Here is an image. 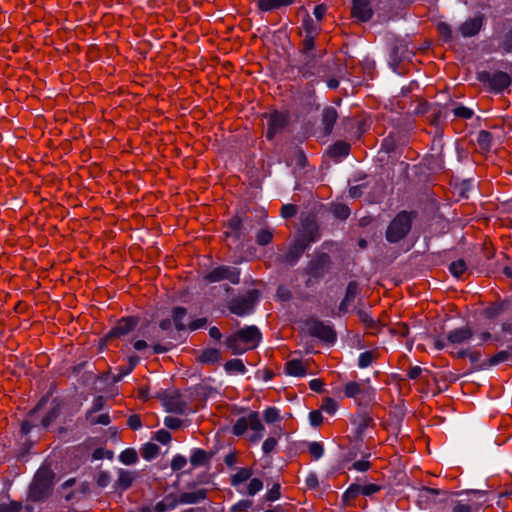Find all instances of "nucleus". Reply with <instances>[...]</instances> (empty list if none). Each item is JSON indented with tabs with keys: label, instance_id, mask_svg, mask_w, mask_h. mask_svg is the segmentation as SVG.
<instances>
[{
	"label": "nucleus",
	"instance_id": "1",
	"mask_svg": "<svg viewBox=\"0 0 512 512\" xmlns=\"http://www.w3.org/2000/svg\"><path fill=\"white\" fill-rule=\"evenodd\" d=\"M262 339L260 330L254 326H246L229 335L225 340L226 347L234 355L243 354L258 346Z\"/></svg>",
	"mask_w": 512,
	"mask_h": 512
},
{
	"label": "nucleus",
	"instance_id": "2",
	"mask_svg": "<svg viewBox=\"0 0 512 512\" xmlns=\"http://www.w3.org/2000/svg\"><path fill=\"white\" fill-rule=\"evenodd\" d=\"M332 265L333 262L328 253L315 252L302 270V276L305 277V287L311 288L319 284L320 281L331 271Z\"/></svg>",
	"mask_w": 512,
	"mask_h": 512
},
{
	"label": "nucleus",
	"instance_id": "3",
	"mask_svg": "<svg viewBox=\"0 0 512 512\" xmlns=\"http://www.w3.org/2000/svg\"><path fill=\"white\" fill-rule=\"evenodd\" d=\"M54 477L55 473L50 468H40L29 486V499L33 502L46 500L52 493Z\"/></svg>",
	"mask_w": 512,
	"mask_h": 512
},
{
	"label": "nucleus",
	"instance_id": "4",
	"mask_svg": "<svg viewBox=\"0 0 512 512\" xmlns=\"http://www.w3.org/2000/svg\"><path fill=\"white\" fill-rule=\"evenodd\" d=\"M416 211H400L389 223L385 237L389 243H398L404 239L412 228L413 221L417 218Z\"/></svg>",
	"mask_w": 512,
	"mask_h": 512
},
{
	"label": "nucleus",
	"instance_id": "5",
	"mask_svg": "<svg viewBox=\"0 0 512 512\" xmlns=\"http://www.w3.org/2000/svg\"><path fill=\"white\" fill-rule=\"evenodd\" d=\"M248 428L253 431L249 439L252 443H256L262 439V431L265 428L257 411H251L247 417L238 418L233 425L232 432L236 436H243Z\"/></svg>",
	"mask_w": 512,
	"mask_h": 512
},
{
	"label": "nucleus",
	"instance_id": "6",
	"mask_svg": "<svg viewBox=\"0 0 512 512\" xmlns=\"http://www.w3.org/2000/svg\"><path fill=\"white\" fill-rule=\"evenodd\" d=\"M317 66V55L315 52V42L301 41L299 46L298 72L305 78L315 75Z\"/></svg>",
	"mask_w": 512,
	"mask_h": 512
},
{
	"label": "nucleus",
	"instance_id": "7",
	"mask_svg": "<svg viewBox=\"0 0 512 512\" xmlns=\"http://www.w3.org/2000/svg\"><path fill=\"white\" fill-rule=\"evenodd\" d=\"M259 295L260 293L257 289L249 290L245 295L230 300L228 302V309L237 316L250 314L254 310Z\"/></svg>",
	"mask_w": 512,
	"mask_h": 512
},
{
	"label": "nucleus",
	"instance_id": "8",
	"mask_svg": "<svg viewBox=\"0 0 512 512\" xmlns=\"http://www.w3.org/2000/svg\"><path fill=\"white\" fill-rule=\"evenodd\" d=\"M477 79L481 83L487 84L492 91L497 93L502 92L512 82L510 75L503 71H497L495 73L480 71L477 73Z\"/></svg>",
	"mask_w": 512,
	"mask_h": 512
},
{
	"label": "nucleus",
	"instance_id": "9",
	"mask_svg": "<svg viewBox=\"0 0 512 512\" xmlns=\"http://www.w3.org/2000/svg\"><path fill=\"white\" fill-rule=\"evenodd\" d=\"M306 327L309 335L312 337L331 344L336 341V331L332 326L326 325L323 321L318 319H309L306 321Z\"/></svg>",
	"mask_w": 512,
	"mask_h": 512
},
{
	"label": "nucleus",
	"instance_id": "10",
	"mask_svg": "<svg viewBox=\"0 0 512 512\" xmlns=\"http://www.w3.org/2000/svg\"><path fill=\"white\" fill-rule=\"evenodd\" d=\"M204 280L209 283L228 280L236 285L240 282V270L233 266L221 265L207 273L204 276Z\"/></svg>",
	"mask_w": 512,
	"mask_h": 512
},
{
	"label": "nucleus",
	"instance_id": "11",
	"mask_svg": "<svg viewBox=\"0 0 512 512\" xmlns=\"http://www.w3.org/2000/svg\"><path fill=\"white\" fill-rule=\"evenodd\" d=\"M321 237L320 227L314 215H308L301 221V231L296 237L306 245L310 246L311 243L318 241Z\"/></svg>",
	"mask_w": 512,
	"mask_h": 512
},
{
	"label": "nucleus",
	"instance_id": "12",
	"mask_svg": "<svg viewBox=\"0 0 512 512\" xmlns=\"http://www.w3.org/2000/svg\"><path fill=\"white\" fill-rule=\"evenodd\" d=\"M139 319L134 316L123 317L116 325L105 335L104 341L106 343L112 341L115 338H120L129 334L138 325Z\"/></svg>",
	"mask_w": 512,
	"mask_h": 512
},
{
	"label": "nucleus",
	"instance_id": "13",
	"mask_svg": "<svg viewBox=\"0 0 512 512\" xmlns=\"http://www.w3.org/2000/svg\"><path fill=\"white\" fill-rule=\"evenodd\" d=\"M228 230L225 232L226 237H232L235 241H243L249 234V229L245 222L239 216H233L227 222Z\"/></svg>",
	"mask_w": 512,
	"mask_h": 512
},
{
	"label": "nucleus",
	"instance_id": "14",
	"mask_svg": "<svg viewBox=\"0 0 512 512\" xmlns=\"http://www.w3.org/2000/svg\"><path fill=\"white\" fill-rule=\"evenodd\" d=\"M288 118L281 112L274 111L268 117V127L266 138L272 140L276 134L280 133L287 125Z\"/></svg>",
	"mask_w": 512,
	"mask_h": 512
},
{
	"label": "nucleus",
	"instance_id": "15",
	"mask_svg": "<svg viewBox=\"0 0 512 512\" xmlns=\"http://www.w3.org/2000/svg\"><path fill=\"white\" fill-rule=\"evenodd\" d=\"M484 20V14L478 13L473 18H468L465 22H463L459 26L458 30L465 38L474 37L481 31Z\"/></svg>",
	"mask_w": 512,
	"mask_h": 512
},
{
	"label": "nucleus",
	"instance_id": "16",
	"mask_svg": "<svg viewBox=\"0 0 512 512\" xmlns=\"http://www.w3.org/2000/svg\"><path fill=\"white\" fill-rule=\"evenodd\" d=\"M162 401L168 412L182 415L188 410V404L182 399L179 393L166 394L162 398Z\"/></svg>",
	"mask_w": 512,
	"mask_h": 512
},
{
	"label": "nucleus",
	"instance_id": "17",
	"mask_svg": "<svg viewBox=\"0 0 512 512\" xmlns=\"http://www.w3.org/2000/svg\"><path fill=\"white\" fill-rule=\"evenodd\" d=\"M308 247L309 246L306 245V243L295 238L287 253L283 257L284 262L291 266L295 265Z\"/></svg>",
	"mask_w": 512,
	"mask_h": 512
},
{
	"label": "nucleus",
	"instance_id": "18",
	"mask_svg": "<svg viewBox=\"0 0 512 512\" xmlns=\"http://www.w3.org/2000/svg\"><path fill=\"white\" fill-rule=\"evenodd\" d=\"M352 15L362 22L369 21L373 16V10L370 1L353 0Z\"/></svg>",
	"mask_w": 512,
	"mask_h": 512
},
{
	"label": "nucleus",
	"instance_id": "19",
	"mask_svg": "<svg viewBox=\"0 0 512 512\" xmlns=\"http://www.w3.org/2000/svg\"><path fill=\"white\" fill-rule=\"evenodd\" d=\"M301 29L305 32V37L302 41L309 40L310 42H315V38L321 31L320 25H318L307 12L302 19Z\"/></svg>",
	"mask_w": 512,
	"mask_h": 512
},
{
	"label": "nucleus",
	"instance_id": "20",
	"mask_svg": "<svg viewBox=\"0 0 512 512\" xmlns=\"http://www.w3.org/2000/svg\"><path fill=\"white\" fill-rule=\"evenodd\" d=\"M473 337V331L470 327L464 326L450 331L447 340L452 344H461Z\"/></svg>",
	"mask_w": 512,
	"mask_h": 512
},
{
	"label": "nucleus",
	"instance_id": "21",
	"mask_svg": "<svg viewBox=\"0 0 512 512\" xmlns=\"http://www.w3.org/2000/svg\"><path fill=\"white\" fill-rule=\"evenodd\" d=\"M350 150L351 146L348 142L338 140L328 148L327 154L330 158L340 160L341 158L348 156Z\"/></svg>",
	"mask_w": 512,
	"mask_h": 512
},
{
	"label": "nucleus",
	"instance_id": "22",
	"mask_svg": "<svg viewBox=\"0 0 512 512\" xmlns=\"http://www.w3.org/2000/svg\"><path fill=\"white\" fill-rule=\"evenodd\" d=\"M338 119L337 110L332 106H327L322 111V125L324 126V133L329 135Z\"/></svg>",
	"mask_w": 512,
	"mask_h": 512
},
{
	"label": "nucleus",
	"instance_id": "23",
	"mask_svg": "<svg viewBox=\"0 0 512 512\" xmlns=\"http://www.w3.org/2000/svg\"><path fill=\"white\" fill-rule=\"evenodd\" d=\"M510 357H512V345L508 346L507 350H502L490 357L487 361L479 364L475 367L476 370H482L490 366L497 365L499 363L507 361Z\"/></svg>",
	"mask_w": 512,
	"mask_h": 512
},
{
	"label": "nucleus",
	"instance_id": "24",
	"mask_svg": "<svg viewBox=\"0 0 512 512\" xmlns=\"http://www.w3.org/2000/svg\"><path fill=\"white\" fill-rule=\"evenodd\" d=\"M295 0H257V7L260 11L269 12L294 3Z\"/></svg>",
	"mask_w": 512,
	"mask_h": 512
},
{
	"label": "nucleus",
	"instance_id": "25",
	"mask_svg": "<svg viewBox=\"0 0 512 512\" xmlns=\"http://www.w3.org/2000/svg\"><path fill=\"white\" fill-rule=\"evenodd\" d=\"M207 498V489H198L194 492H183L180 494L181 504H195Z\"/></svg>",
	"mask_w": 512,
	"mask_h": 512
},
{
	"label": "nucleus",
	"instance_id": "26",
	"mask_svg": "<svg viewBox=\"0 0 512 512\" xmlns=\"http://www.w3.org/2000/svg\"><path fill=\"white\" fill-rule=\"evenodd\" d=\"M221 359V352L216 348H206L197 356V361L202 364H215Z\"/></svg>",
	"mask_w": 512,
	"mask_h": 512
},
{
	"label": "nucleus",
	"instance_id": "27",
	"mask_svg": "<svg viewBox=\"0 0 512 512\" xmlns=\"http://www.w3.org/2000/svg\"><path fill=\"white\" fill-rule=\"evenodd\" d=\"M285 372L290 376L303 377L307 374V369L300 359H292L286 362Z\"/></svg>",
	"mask_w": 512,
	"mask_h": 512
},
{
	"label": "nucleus",
	"instance_id": "28",
	"mask_svg": "<svg viewBox=\"0 0 512 512\" xmlns=\"http://www.w3.org/2000/svg\"><path fill=\"white\" fill-rule=\"evenodd\" d=\"M213 453H209L203 449L197 448L190 456V463L193 467L203 466L210 462Z\"/></svg>",
	"mask_w": 512,
	"mask_h": 512
},
{
	"label": "nucleus",
	"instance_id": "29",
	"mask_svg": "<svg viewBox=\"0 0 512 512\" xmlns=\"http://www.w3.org/2000/svg\"><path fill=\"white\" fill-rule=\"evenodd\" d=\"M135 479V473L127 470H120L116 485L121 490H127L131 487Z\"/></svg>",
	"mask_w": 512,
	"mask_h": 512
},
{
	"label": "nucleus",
	"instance_id": "30",
	"mask_svg": "<svg viewBox=\"0 0 512 512\" xmlns=\"http://www.w3.org/2000/svg\"><path fill=\"white\" fill-rule=\"evenodd\" d=\"M493 136L489 131L481 130L477 135V144L481 151L489 152L492 147Z\"/></svg>",
	"mask_w": 512,
	"mask_h": 512
},
{
	"label": "nucleus",
	"instance_id": "31",
	"mask_svg": "<svg viewBox=\"0 0 512 512\" xmlns=\"http://www.w3.org/2000/svg\"><path fill=\"white\" fill-rule=\"evenodd\" d=\"M186 314L187 310L184 307L178 306L173 309V323L178 331H182L186 328V325L184 324Z\"/></svg>",
	"mask_w": 512,
	"mask_h": 512
},
{
	"label": "nucleus",
	"instance_id": "32",
	"mask_svg": "<svg viewBox=\"0 0 512 512\" xmlns=\"http://www.w3.org/2000/svg\"><path fill=\"white\" fill-rule=\"evenodd\" d=\"M139 362V357L138 356H131L129 357V360H128V365H126V367H120L118 370V374L114 375L113 376V381L114 382H118L120 381L125 375L129 374L132 372V370L135 368V366L138 364Z\"/></svg>",
	"mask_w": 512,
	"mask_h": 512
},
{
	"label": "nucleus",
	"instance_id": "33",
	"mask_svg": "<svg viewBox=\"0 0 512 512\" xmlns=\"http://www.w3.org/2000/svg\"><path fill=\"white\" fill-rule=\"evenodd\" d=\"M253 471L251 468H240L238 472L231 476V485L238 486L239 484L251 478Z\"/></svg>",
	"mask_w": 512,
	"mask_h": 512
},
{
	"label": "nucleus",
	"instance_id": "34",
	"mask_svg": "<svg viewBox=\"0 0 512 512\" xmlns=\"http://www.w3.org/2000/svg\"><path fill=\"white\" fill-rule=\"evenodd\" d=\"M224 368H225L226 372H228V373H241V374H243V373L246 372V367H245L243 361L241 359H238V358L228 360L225 363Z\"/></svg>",
	"mask_w": 512,
	"mask_h": 512
},
{
	"label": "nucleus",
	"instance_id": "35",
	"mask_svg": "<svg viewBox=\"0 0 512 512\" xmlns=\"http://www.w3.org/2000/svg\"><path fill=\"white\" fill-rule=\"evenodd\" d=\"M60 412V405L58 403L54 404V406L51 407L48 413L42 418V426L45 428L49 427L59 417Z\"/></svg>",
	"mask_w": 512,
	"mask_h": 512
},
{
	"label": "nucleus",
	"instance_id": "36",
	"mask_svg": "<svg viewBox=\"0 0 512 512\" xmlns=\"http://www.w3.org/2000/svg\"><path fill=\"white\" fill-rule=\"evenodd\" d=\"M439 36L445 42H451L453 40V32L450 25L446 22H439L436 26Z\"/></svg>",
	"mask_w": 512,
	"mask_h": 512
},
{
	"label": "nucleus",
	"instance_id": "37",
	"mask_svg": "<svg viewBox=\"0 0 512 512\" xmlns=\"http://www.w3.org/2000/svg\"><path fill=\"white\" fill-rule=\"evenodd\" d=\"M273 240V231L269 228L261 229L256 234V243L260 246H266Z\"/></svg>",
	"mask_w": 512,
	"mask_h": 512
},
{
	"label": "nucleus",
	"instance_id": "38",
	"mask_svg": "<svg viewBox=\"0 0 512 512\" xmlns=\"http://www.w3.org/2000/svg\"><path fill=\"white\" fill-rule=\"evenodd\" d=\"M361 489L362 485L356 483L351 484L342 496L343 502L346 503L350 500L357 498L360 494H362Z\"/></svg>",
	"mask_w": 512,
	"mask_h": 512
},
{
	"label": "nucleus",
	"instance_id": "39",
	"mask_svg": "<svg viewBox=\"0 0 512 512\" xmlns=\"http://www.w3.org/2000/svg\"><path fill=\"white\" fill-rule=\"evenodd\" d=\"M363 392L361 385L355 381L348 382L344 388V394L348 398H356Z\"/></svg>",
	"mask_w": 512,
	"mask_h": 512
},
{
	"label": "nucleus",
	"instance_id": "40",
	"mask_svg": "<svg viewBox=\"0 0 512 512\" xmlns=\"http://www.w3.org/2000/svg\"><path fill=\"white\" fill-rule=\"evenodd\" d=\"M466 269H467V265H466L465 261L462 259L453 261L449 266V271L456 278L461 277L463 275V273L466 271Z\"/></svg>",
	"mask_w": 512,
	"mask_h": 512
},
{
	"label": "nucleus",
	"instance_id": "41",
	"mask_svg": "<svg viewBox=\"0 0 512 512\" xmlns=\"http://www.w3.org/2000/svg\"><path fill=\"white\" fill-rule=\"evenodd\" d=\"M159 453V447L154 443H146L141 449V455L146 460L155 458Z\"/></svg>",
	"mask_w": 512,
	"mask_h": 512
},
{
	"label": "nucleus",
	"instance_id": "42",
	"mask_svg": "<svg viewBox=\"0 0 512 512\" xmlns=\"http://www.w3.org/2000/svg\"><path fill=\"white\" fill-rule=\"evenodd\" d=\"M119 459L122 463L126 465H131L137 462L138 454L136 450L128 448L120 454Z\"/></svg>",
	"mask_w": 512,
	"mask_h": 512
},
{
	"label": "nucleus",
	"instance_id": "43",
	"mask_svg": "<svg viewBox=\"0 0 512 512\" xmlns=\"http://www.w3.org/2000/svg\"><path fill=\"white\" fill-rule=\"evenodd\" d=\"M359 292V283L356 281H350L347 285L344 299H346V302L352 303L356 296L359 294Z\"/></svg>",
	"mask_w": 512,
	"mask_h": 512
},
{
	"label": "nucleus",
	"instance_id": "44",
	"mask_svg": "<svg viewBox=\"0 0 512 512\" xmlns=\"http://www.w3.org/2000/svg\"><path fill=\"white\" fill-rule=\"evenodd\" d=\"M333 215L341 220H345L350 215V209L347 205L343 203H338L333 206L332 209Z\"/></svg>",
	"mask_w": 512,
	"mask_h": 512
},
{
	"label": "nucleus",
	"instance_id": "45",
	"mask_svg": "<svg viewBox=\"0 0 512 512\" xmlns=\"http://www.w3.org/2000/svg\"><path fill=\"white\" fill-rule=\"evenodd\" d=\"M264 420L266 423L271 424L280 420L279 410L275 407H269L264 411Z\"/></svg>",
	"mask_w": 512,
	"mask_h": 512
},
{
	"label": "nucleus",
	"instance_id": "46",
	"mask_svg": "<svg viewBox=\"0 0 512 512\" xmlns=\"http://www.w3.org/2000/svg\"><path fill=\"white\" fill-rule=\"evenodd\" d=\"M375 359L373 351H366L360 354L358 365L360 368H366L370 366Z\"/></svg>",
	"mask_w": 512,
	"mask_h": 512
},
{
	"label": "nucleus",
	"instance_id": "47",
	"mask_svg": "<svg viewBox=\"0 0 512 512\" xmlns=\"http://www.w3.org/2000/svg\"><path fill=\"white\" fill-rule=\"evenodd\" d=\"M499 47L506 53H512V28L505 33Z\"/></svg>",
	"mask_w": 512,
	"mask_h": 512
},
{
	"label": "nucleus",
	"instance_id": "48",
	"mask_svg": "<svg viewBox=\"0 0 512 512\" xmlns=\"http://www.w3.org/2000/svg\"><path fill=\"white\" fill-rule=\"evenodd\" d=\"M263 488V482L259 478H253L250 480L247 486V494L254 496Z\"/></svg>",
	"mask_w": 512,
	"mask_h": 512
},
{
	"label": "nucleus",
	"instance_id": "49",
	"mask_svg": "<svg viewBox=\"0 0 512 512\" xmlns=\"http://www.w3.org/2000/svg\"><path fill=\"white\" fill-rule=\"evenodd\" d=\"M453 114L462 119H471L474 115V111L465 106H458L453 109Z\"/></svg>",
	"mask_w": 512,
	"mask_h": 512
},
{
	"label": "nucleus",
	"instance_id": "50",
	"mask_svg": "<svg viewBox=\"0 0 512 512\" xmlns=\"http://www.w3.org/2000/svg\"><path fill=\"white\" fill-rule=\"evenodd\" d=\"M298 213V207L295 204H285L281 207V216L285 219L292 218Z\"/></svg>",
	"mask_w": 512,
	"mask_h": 512
},
{
	"label": "nucleus",
	"instance_id": "51",
	"mask_svg": "<svg viewBox=\"0 0 512 512\" xmlns=\"http://www.w3.org/2000/svg\"><path fill=\"white\" fill-rule=\"evenodd\" d=\"M280 484L279 483H275L272 488L265 494V500L266 501H269V502H274L276 500H278L280 497H281V492H280Z\"/></svg>",
	"mask_w": 512,
	"mask_h": 512
},
{
	"label": "nucleus",
	"instance_id": "52",
	"mask_svg": "<svg viewBox=\"0 0 512 512\" xmlns=\"http://www.w3.org/2000/svg\"><path fill=\"white\" fill-rule=\"evenodd\" d=\"M308 450H309L310 455L314 459L321 458L323 453H324L323 445L321 443H319V442H312V443H310L309 447H308Z\"/></svg>",
	"mask_w": 512,
	"mask_h": 512
},
{
	"label": "nucleus",
	"instance_id": "53",
	"mask_svg": "<svg viewBox=\"0 0 512 512\" xmlns=\"http://www.w3.org/2000/svg\"><path fill=\"white\" fill-rule=\"evenodd\" d=\"M276 296L280 301H290L292 299V292L284 285L277 288Z\"/></svg>",
	"mask_w": 512,
	"mask_h": 512
},
{
	"label": "nucleus",
	"instance_id": "54",
	"mask_svg": "<svg viewBox=\"0 0 512 512\" xmlns=\"http://www.w3.org/2000/svg\"><path fill=\"white\" fill-rule=\"evenodd\" d=\"M105 404V400L103 396H98L95 398L92 408L87 412L86 418H90L94 413L102 410Z\"/></svg>",
	"mask_w": 512,
	"mask_h": 512
},
{
	"label": "nucleus",
	"instance_id": "55",
	"mask_svg": "<svg viewBox=\"0 0 512 512\" xmlns=\"http://www.w3.org/2000/svg\"><path fill=\"white\" fill-rule=\"evenodd\" d=\"M163 502L165 503L166 507L170 510L174 509L178 504L180 503V495L177 496L173 493L166 495L163 498Z\"/></svg>",
	"mask_w": 512,
	"mask_h": 512
},
{
	"label": "nucleus",
	"instance_id": "56",
	"mask_svg": "<svg viewBox=\"0 0 512 512\" xmlns=\"http://www.w3.org/2000/svg\"><path fill=\"white\" fill-rule=\"evenodd\" d=\"M187 463V459L182 455H176L171 461V469L173 471H178L184 468Z\"/></svg>",
	"mask_w": 512,
	"mask_h": 512
},
{
	"label": "nucleus",
	"instance_id": "57",
	"mask_svg": "<svg viewBox=\"0 0 512 512\" xmlns=\"http://www.w3.org/2000/svg\"><path fill=\"white\" fill-rule=\"evenodd\" d=\"M358 317L362 323H364L368 328H374L376 326L373 318L364 310L358 311Z\"/></svg>",
	"mask_w": 512,
	"mask_h": 512
},
{
	"label": "nucleus",
	"instance_id": "58",
	"mask_svg": "<svg viewBox=\"0 0 512 512\" xmlns=\"http://www.w3.org/2000/svg\"><path fill=\"white\" fill-rule=\"evenodd\" d=\"M361 490H362V495H364V496H371V495L381 491L382 490V486H380L378 484L371 483V484H367V485H362V489Z\"/></svg>",
	"mask_w": 512,
	"mask_h": 512
},
{
	"label": "nucleus",
	"instance_id": "59",
	"mask_svg": "<svg viewBox=\"0 0 512 512\" xmlns=\"http://www.w3.org/2000/svg\"><path fill=\"white\" fill-rule=\"evenodd\" d=\"M321 409L329 414H333L337 409V403L334 399L327 397L321 405Z\"/></svg>",
	"mask_w": 512,
	"mask_h": 512
},
{
	"label": "nucleus",
	"instance_id": "60",
	"mask_svg": "<svg viewBox=\"0 0 512 512\" xmlns=\"http://www.w3.org/2000/svg\"><path fill=\"white\" fill-rule=\"evenodd\" d=\"M22 509V504L17 501H11L9 504L0 505V512H19Z\"/></svg>",
	"mask_w": 512,
	"mask_h": 512
},
{
	"label": "nucleus",
	"instance_id": "61",
	"mask_svg": "<svg viewBox=\"0 0 512 512\" xmlns=\"http://www.w3.org/2000/svg\"><path fill=\"white\" fill-rule=\"evenodd\" d=\"M253 504L252 500H241L231 507V512H243L248 510Z\"/></svg>",
	"mask_w": 512,
	"mask_h": 512
},
{
	"label": "nucleus",
	"instance_id": "62",
	"mask_svg": "<svg viewBox=\"0 0 512 512\" xmlns=\"http://www.w3.org/2000/svg\"><path fill=\"white\" fill-rule=\"evenodd\" d=\"M154 439L162 444H167L171 440V434L167 430L161 429L155 433Z\"/></svg>",
	"mask_w": 512,
	"mask_h": 512
},
{
	"label": "nucleus",
	"instance_id": "63",
	"mask_svg": "<svg viewBox=\"0 0 512 512\" xmlns=\"http://www.w3.org/2000/svg\"><path fill=\"white\" fill-rule=\"evenodd\" d=\"M309 420L312 426L318 427L323 422V416L320 412V410H313L309 414Z\"/></svg>",
	"mask_w": 512,
	"mask_h": 512
},
{
	"label": "nucleus",
	"instance_id": "64",
	"mask_svg": "<svg viewBox=\"0 0 512 512\" xmlns=\"http://www.w3.org/2000/svg\"><path fill=\"white\" fill-rule=\"evenodd\" d=\"M452 512H473V507L468 503L455 501L453 502Z\"/></svg>",
	"mask_w": 512,
	"mask_h": 512
}]
</instances>
